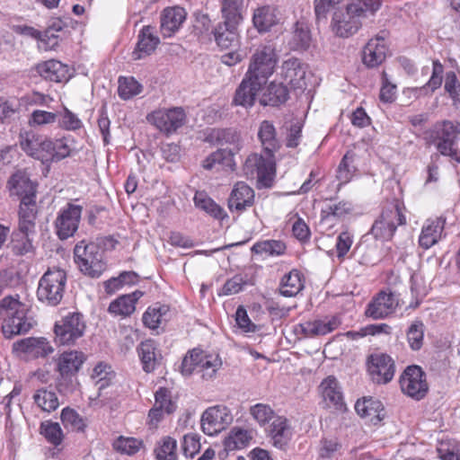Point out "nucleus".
Masks as SVG:
<instances>
[{"label":"nucleus","mask_w":460,"mask_h":460,"mask_svg":"<svg viewBox=\"0 0 460 460\" xmlns=\"http://www.w3.org/2000/svg\"><path fill=\"white\" fill-rule=\"evenodd\" d=\"M73 141L67 137L52 139L32 130L19 134L21 149L29 156L42 163L58 162L72 153Z\"/></svg>","instance_id":"nucleus-1"},{"label":"nucleus","mask_w":460,"mask_h":460,"mask_svg":"<svg viewBox=\"0 0 460 460\" xmlns=\"http://www.w3.org/2000/svg\"><path fill=\"white\" fill-rule=\"evenodd\" d=\"M24 304L11 296L4 297L0 303V315L4 316L2 332L5 338L28 332L33 326L32 318L27 316Z\"/></svg>","instance_id":"nucleus-2"},{"label":"nucleus","mask_w":460,"mask_h":460,"mask_svg":"<svg viewBox=\"0 0 460 460\" xmlns=\"http://www.w3.org/2000/svg\"><path fill=\"white\" fill-rule=\"evenodd\" d=\"M74 261L84 275L92 279L100 278L107 268L103 251L97 243L85 240L75 244Z\"/></svg>","instance_id":"nucleus-3"},{"label":"nucleus","mask_w":460,"mask_h":460,"mask_svg":"<svg viewBox=\"0 0 460 460\" xmlns=\"http://www.w3.org/2000/svg\"><path fill=\"white\" fill-rule=\"evenodd\" d=\"M279 61L273 43L267 42L258 45L250 58L246 75L263 84L275 72Z\"/></svg>","instance_id":"nucleus-4"},{"label":"nucleus","mask_w":460,"mask_h":460,"mask_svg":"<svg viewBox=\"0 0 460 460\" xmlns=\"http://www.w3.org/2000/svg\"><path fill=\"white\" fill-rule=\"evenodd\" d=\"M66 273L58 268L49 269L40 279L37 297L47 305L56 306L63 299L66 285Z\"/></svg>","instance_id":"nucleus-5"},{"label":"nucleus","mask_w":460,"mask_h":460,"mask_svg":"<svg viewBox=\"0 0 460 460\" xmlns=\"http://www.w3.org/2000/svg\"><path fill=\"white\" fill-rule=\"evenodd\" d=\"M406 224V217L398 201L383 208L381 214L375 220L370 233L376 240L389 241L397 227Z\"/></svg>","instance_id":"nucleus-6"},{"label":"nucleus","mask_w":460,"mask_h":460,"mask_svg":"<svg viewBox=\"0 0 460 460\" xmlns=\"http://www.w3.org/2000/svg\"><path fill=\"white\" fill-rule=\"evenodd\" d=\"M86 330L84 315L78 312L68 313L55 323V341L59 345H75Z\"/></svg>","instance_id":"nucleus-7"},{"label":"nucleus","mask_w":460,"mask_h":460,"mask_svg":"<svg viewBox=\"0 0 460 460\" xmlns=\"http://www.w3.org/2000/svg\"><path fill=\"white\" fill-rule=\"evenodd\" d=\"M460 136V123L453 120L437 122L428 132V137L441 155L449 154Z\"/></svg>","instance_id":"nucleus-8"},{"label":"nucleus","mask_w":460,"mask_h":460,"mask_svg":"<svg viewBox=\"0 0 460 460\" xmlns=\"http://www.w3.org/2000/svg\"><path fill=\"white\" fill-rule=\"evenodd\" d=\"M362 25L363 19L348 3L333 12L330 26L336 36L349 38L356 34Z\"/></svg>","instance_id":"nucleus-9"},{"label":"nucleus","mask_w":460,"mask_h":460,"mask_svg":"<svg viewBox=\"0 0 460 460\" xmlns=\"http://www.w3.org/2000/svg\"><path fill=\"white\" fill-rule=\"evenodd\" d=\"M243 172L246 178L257 179L262 186L270 187L274 174L273 155L251 154L245 159Z\"/></svg>","instance_id":"nucleus-10"},{"label":"nucleus","mask_w":460,"mask_h":460,"mask_svg":"<svg viewBox=\"0 0 460 460\" xmlns=\"http://www.w3.org/2000/svg\"><path fill=\"white\" fill-rule=\"evenodd\" d=\"M402 392L407 396L420 401L429 391L424 371L419 366L407 367L400 377Z\"/></svg>","instance_id":"nucleus-11"},{"label":"nucleus","mask_w":460,"mask_h":460,"mask_svg":"<svg viewBox=\"0 0 460 460\" xmlns=\"http://www.w3.org/2000/svg\"><path fill=\"white\" fill-rule=\"evenodd\" d=\"M146 119L161 132L170 135L185 123L186 114L180 107L159 109L148 114Z\"/></svg>","instance_id":"nucleus-12"},{"label":"nucleus","mask_w":460,"mask_h":460,"mask_svg":"<svg viewBox=\"0 0 460 460\" xmlns=\"http://www.w3.org/2000/svg\"><path fill=\"white\" fill-rule=\"evenodd\" d=\"M83 212V207L74 203H67L62 208L55 220V229L60 240H66L76 233Z\"/></svg>","instance_id":"nucleus-13"},{"label":"nucleus","mask_w":460,"mask_h":460,"mask_svg":"<svg viewBox=\"0 0 460 460\" xmlns=\"http://www.w3.org/2000/svg\"><path fill=\"white\" fill-rule=\"evenodd\" d=\"M367 372L376 384L389 383L395 373L394 359L385 353H374L367 358Z\"/></svg>","instance_id":"nucleus-14"},{"label":"nucleus","mask_w":460,"mask_h":460,"mask_svg":"<svg viewBox=\"0 0 460 460\" xmlns=\"http://www.w3.org/2000/svg\"><path fill=\"white\" fill-rule=\"evenodd\" d=\"M341 324L337 315H327L321 319L306 321L294 326V332L296 335H303L306 338L326 335Z\"/></svg>","instance_id":"nucleus-15"},{"label":"nucleus","mask_w":460,"mask_h":460,"mask_svg":"<svg viewBox=\"0 0 460 460\" xmlns=\"http://www.w3.org/2000/svg\"><path fill=\"white\" fill-rule=\"evenodd\" d=\"M231 421L226 407L214 406L207 409L201 416V428L205 434L215 436L225 429Z\"/></svg>","instance_id":"nucleus-16"},{"label":"nucleus","mask_w":460,"mask_h":460,"mask_svg":"<svg viewBox=\"0 0 460 460\" xmlns=\"http://www.w3.org/2000/svg\"><path fill=\"white\" fill-rule=\"evenodd\" d=\"M319 391L325 408L343 411L346 409L341 386L333 376L324 378L320 385Z\"/></svg>","instance_id":"nucleus-17"},{"label":"nucleus","mask_w":460,"mask_h":460,"mask_svg":"<svg viewBox=\"0 0 460 460\" xmlns=\"http://www.w3.org/2000/svg\"><path fill=\"white\" fill-rule=\"evenodd\" d=\"M398 305V300L392 292L380 291L373 297L365 311L367 317L383 319L392 314Z\"/></svg>","instance_id":"nucleus-18"},{"label":"nucleus","mask_w":460,"mask_h":460,"mask_svg":"<svg viewBox=\"0 0 460 460\" xmlns=\"http://www.w3.org/2000/svg\"><path fill=\"white\" fill-rule=\"evenodd\" d=\"M209 138L217 145L222 146H226V148H220L219 150L229 153V155H226L228 161L234 160V155L238 154L243 146V141L240 133L233 128L212 129L209 134Z\"/></svg>","instance_id":"nucleus-19"},{"label":"nucleus","mask_w":460,"mask_h":460,"mask_svg":"<svg viewBox=\"0 0 460 460\" xmlns=\"http://www.w3.org/2000/svg\"><path fill=\"white\" fill-rule=\"evenodd\" d=\"M6 187L10 196H16L21 201L32 200L36 198V185L24 171H17L12 174Z\"/></svg>","instance_id":"nucleus-20"},{"label":"nucleus","mask_w":460,"mask_h":460,"mask_svg":"<svg viewBox=\"0 0 460 460\" xmlns=\"http://www.w3.org/2000/svg\"><path fill=\"white\" fill-rule=\"evenodd\" d=\"M255 192L243 181L236 182L228 197L227 204L231 212L243 213L254 204Z\"/></svg>","instance_id":"nucleus-21"},{"label":"nucleus","mask_w":460,"mask_h":460,"mask_svg":"<svg viewBox=\"0 0 460 460\" xmlns=\"http://www.w3.org/2000/svg\"><path fill=\"white\" fill-rule=\"evenodd\" d=\"M265 84L255 81L251 76L244 75L239 86L236 88L233 99V104L244 108H251L254 105L257 94Z\"/></svg>","instance_id":"nucleus-22"},{"label":"nucleus","mask_w":460,"mask_h":460,"mask_svg":"<svg viewBox=\"0 0 460 460\" xmlns=\"http://www.w3.org/2000/svg\"><path fill=\"white\" fill-rule=\"evenodd\" d=\"M13 350L31 358H44L53 352V348L45 338L29 337L14 342Z\"/></svg>","instance_id":"nucleus-23"},{"label":"nucleus","mask_w":460,"mask_h":460,"mask_svg":"<svg viewBox=\"0 0 460 460\" xmlns=\"http://www.w3.org/2000/svg\"><path fill=\"white\" fill-rule=\"evenodd\" d=\"M445 225L443 217L427 219L419 236L420 246L428 250L438 243L444 234Z\"/></svg>","instance_id":"nucleus-24"},{"label":"nucleus","mask_w":460,"mask_h":460,"mask_svg":"<svg viewBox=\"0 0 460 460\" xmlns=\"http://www.w3.org/2000/svg\"><path fill=\"white\" fill-rule=\"evenodd\" d=\"M85 360L86 356L82 351H64L56 359V370L58 375H76Z\"/></svg>","instance_id":"nucleus-25"},{"label":"nucleus","mask_w":460,"mask_h":460,"mask_svg":"<svg viewBox=\"0 0 460 460\" xmlns=\"http://www.w3.org/2000/svg\"><path fill=\"white\" fill-rule=\"evenodd\" d=\"M159 42V38L155 34V28L144 26L139 31L137 46L132 52V58L139 60L151 55Z\"/></svg>","instance_id":"nucleus-26"},{"label":"nucleus","mask_w":460,"mask_h":460,"mask_svg":"<svg viewBox=\"0 0 460 460\" xmlns=\"http://www.w3.org/2000/svg\"><path fill=\"white\" fill-rule=\"evenodd\" d=\"M184 8L180 6L168 7L161 14V32L164 37H172L186 19Z\"/></svg>","instance_id":"nucleus-27"},{"label":"nucleus","mask_w":460,"mask_h":460,"mask_svg":"<svg viewBox=\"0 0 460 460\" xmlns=\"http://www.w3.org/2000/svg\"><path fill=\"white\" fill-rule=\"evenodd\" d=\"M281 75L285 82L294 88H303L305 85V67L296 58H291L283 62Z\"/></svg>","instance_id":"nucleus-28"},{"label":"nucleus","mask_w":460,"mask_h":460,"mask_svg":"<svg viewBox=\"0 0 460 460\" xmlns=\"http://www.w3.org/2000/svg\"><path fill=\"white\" fill-rule=\"evenodd\" d=\"M386 56L385 37L377 35L371 39L363 50V62L369 67L379 66Z\"/></svg>","instance_id":"nucleus-29"},{"label":"nucleus","mask_w":460,"mask_h":460,"mask_svg":"<svg viewBox=\"0 0 460 460\" xmlns=\"http://www.w3.org/2000/svg\"><path fill=\"white\" fill-rule=\"evenodd\" d=\"M241 20L230 21L224 19L223 22H219L212 31L217 44L222 49H227L237 42L236 26Z\"/></svg>","instance_id":"nucleus-30"},{"label":"nucleus","mask_w":460,"mask_h":460,"mask_svg":"<svg viewBox=\"0 0 460 460\" xmlns=\"http://www.w3.org/2000/svg\"><path fill=\"white\" fill-rule=\"evenodd\" d=\"M36 218V200L21 201L19 207V231L22 234L31 235L35 233Z\"/></svg>","instance_id":"nucleus-31"},{"label":"nucleus","mask_w":460,"mask_h":460,"mask_svg":"<svg viewBox=\"0 0 460 460\" xmlns=\"http://www.w3.org/2000/svg\"><path fill=\"white\" fill-rule=\"evenodd\" d=\"M270 436L276 447L284 448L292 438V429L288 420L284 416H277L271 422Z\"/></svg>","instance_id":"nucleus-32"},{"label":"nucleus","mask_w":460,"mask_h":460,"mask_svg":"<svg viewBox=\"0 0 460 460\" xmlns=\"http://www.w3.org/2000/svg\"><path fill=\"white\" fill-rule=\"evenodd\" d=\"M37 72L44 79L51 82L60 83L68 78V66L55 59L39 64Z\"/></svg>","instance_id":"nucleus-33"},{"label":"nucleus","mask_w":460,"mask_h":460,"mask_svg":"<svg viewBox=\"0 0 460 460\" xmlns=\"http://www.w3.org/2000/svg\"><path fill=\"white\" fill-rule=\"evenodd\" d=\"M258 138L266 155H273L280 146L277 138L276 128L273 123L269 120H263L260 124Z\"/></svg>","instance_id":"nucleus-34"},{"label":"nucleus","mask_w":460,"mask_h":460,"mask_svg":"<svg viewBox=\"0 0 460 460\" xmlns=\"http://www.w3.org/2000/svg\"><path fill=\"white\" fill-rule=\"evenodd\" d=\"M143 296V292L135 291L123 295L112 301L109 305V312L115 315L128 316L136 309L137 301Z\"/></svg>","instance_id":"nucleus-35"},{"label":"nucleus","mask_w":460,"mask_h":460,"mask_svg":"<svg viewBox=\"0 0 460 460\" xmlns=\"http://www.w3.org/2000/svg\"><path fill=\"white\" fill-rule=\"evenodd\" d=\"M34 404L42 411L50 413L56 411L60 402L55 391L48 387L37 389L32 395Z\"/></svg>","instance_id":"nucleus-36"},{"label":"nucleus","mask_w":460,"mask_h":460,"mask_svg":"<svg viewBox=\"0 0 460 460\" xmlns=\"http://www.w3.org/2000/svg\"><path fill=\"white\" fill-rule=\"evenodd\" d=\"M355 411L360 417L369 418L374 424H376L384 417V414H381L384 411L382 403L372 398L358 400L355 403Z\"/></svg>","instance_id":"nucleus-37"},{"label":"nucleus","mask_w":460,"mask_h":460,"mask_svg":"<svg viewBox=\"0 0 460 460\" xmlns=\"http://www.w3.org/2000/svg\"><path fill=\"white\" fill-rule=\"evenodd\" d=\"M303 288V275L299 270H292L282 277L279 285V293L283 296L291 297L296 296Z\"/></svg>","instance_id":"nucleus-38"},{"label":"nucleus","mask_w":460,"mask_h":460,"mask_svg":"<svg viewBox=\"0 0 460 460\" xmlns=\"http://www.w3.org/2000/svg\"><path fill=\"white\" fill-rule=\"evenodd\" d=\"M252 22L260 32L270 31L278 22L276 9L270 5L258 7L253 13Z\"/></svg>","instance_id":"nucleus-39"},{"label":"nucleus","mask_w":460,"mask_h":460,"mask_svg":"<svg viewBox=\"0 0 460 460\" xmlns=\"http://www.w3.org/2000/svg\"><path fill=\"white\" fill-rule=\"evenodd\" d=\"M288 98V90L283 84L270 83L260 99L262 106H279Z\"/></svg>","instance_id":"nucleus-40"},{"label":"nucleus","mask_w":460,"mask_h":460,"mask_svg":"<svg viewBox=\"0 0 460 460\" xmlns=\"http://www.w3.org/2000/svg\"><path fill=\"white\" fill-rule=\"evenodd\" d=\"M252 438V432L248 429L234 427L224 440L226 451L240 450L246 447Z\"/></svg>","instance_id":"nucleus-41"},{"label":"nucleus","mask_w":460,"mask_h":460,"mask_svg":"<svg viewBox=\"0 0 460 460\" xmlns=\"http://www.w3.org/2000/svg\"><path fill=\"white\" fill-rule=\"evenodd\" d=\"M90 377L97 386L98 391H102L113 383L116 373L108 363L99 362L93 368Z\"/></svg>","instance_id":"nucleus-42"},{"label":"nucleus","mask_w":460,"mask_h":460,"mask_svg":"<svg viewBox=\"0 0 460 460\" xmlns=\"http://www.w3.org/2000/svg\"><path fill=\"white\" fill-rule=\"evenodd\" d=\"M137 353L143 365V370L146 373L154 371L157 364L155 341L152 340L142 341L137 348Z\"/></svg>","instance_id":"nucleus-43"},{"label":"nucleus","mask_w":460,"mask_h":460,"mask_svg":"<svg viewBox=\"0 0 460 460\" xmlns=\"http://www.w3.org/2000/svg\"><path fill=\"white\" fill-rule=\"evenodd\" d=\"M194 203L198 208L204 210L217 219H223L226 216L224 209L204 191L195 193Z\"/></svg>","instance_id":"nucleus-44"},{"label":"nucleus","mask_w":460,"mask_h":460,"mask_svg":"<svg viewBox=\"0 0 460 460\" xmlns=\"http://www.w3.org/2000/svg\"><path fill=\"white\" fill-rule=\"evenodd\" d=\"M356 172L355 154L349 151L342 157L337 169L336 178L340 181V185L349 182Z\"/></svg>","instance_id":"nucleus-45"},{"label":"nucleus","mask_w":460,"mask_h":460,"mask_svg":"<svg viewBox=\"0 0 460 460\" xmlns=\"http://www.w3.org/2000/svg\"><path fill=\"white\" fill-rule=\"evenodd\" d=\"M155 455L157 460H177V441L172 437H163L156 444Z\"/></svg>","instance_id":"nucleus-46"},{"label":"nucleus","mask_w":460,"mask_h":460,"mask_svg":"<svg viewBox=\"0 0 460 460\" xmlns=\"http://www.w3.org/2000/svg\"><path fill=\"white\" fill-rule=\"evenodd\" d=\"M222 366V361L217 355H210L203 351L199 366L196 372L201 373L204 379H211Z\"/></svg>","instance_id":"nucleus-47"},{"label":"nucleus","mask_w":460,"mask_h":460,"mask_svg":"<svg viewBox=\"0 0 460 460\" xmlns=\"http://www.w3.org/2000/svg\"><path fill=\"white\" fill-rule=\"evenodd\" d=\"M40 434L46 438V440L58 447L59 446L64 438L63 430L58 422L51 420H45L40 423Z\"/></svg>","instance_id":"nucleus-48"},{"label":"nucleus","mask_w":460,"mask_h":460,"mask_svg":"<svg viewBox=\"0 0 460 460\" xmlns=\"http://www.w3.org/2000/svg\"><path fill=\"white\" fill-rule=\"evenodd\" d=\"M167 312L168 306L164 305H155L148 307L143 314L145 326L152 330L157 329Z\"/></svg>","instance_id":"nucleus-49"},{"label":"nucleus","mask_w":460,"mask_h":460,"mask_svg":"<svg viewBox=\"0 0 460 460\" xmlns=\"http://www.w3.org/2000/svg\"><path fill=\"white\" fill-rule=\"evenodd\" d=\"M143 90V86L134 77L119 78L118 93L122 100H129L139 94Z\"/></svg>","instance_id":"nucleus-50"},{"label":"nucleus","mask_w":460,"mask_h":460,"mask_svg":"<svg viewBox=\"0 0 460 460\" xmlns=\"http://www.w3.org/2000/svg\"><path fill=\"white\" fill-rule=\"evenodd\" d=\"M249 413L261 427L269 424L277 417L270 405L261 402L252 405Z\"/></svg>","instance_id":"nucleus-51"},{"label":"nucleus","mask_w":460,"mask_h":460,"mask_svg":"<svg viewBox=\"0 0 460 460\" xmlns=\"http://www.w3.org/2000/svg\"><path fill=\"white\" fill-rule=\"evenodd\" d=\"M349 4L365 20L376 14L382 5V0H350Z\"/></svg>","instance_id":"nucleus-52"},{"label":"nucleus","mask_w":460,"mask_h":460,"mask_svg":"<svg viewBox=\"0 0 460 460\" xmlns=\"http://www.w3.org/2000/svg\"><path fill=\"white\" fill-rule=\"evenodd\" d=\"M286 251V245L282 241L266 240L258 242L252 247V252L257 254L281 255Z\"/></svg>","instance_id":"nucleus-53"},{"label":"nucleus","mask_w":460,"mask_h":460,"mask_svg":"<svg viewBox=\"0 0 460 460\" xmlns=\"http://www.w3.org/2000/svg\"><path fill=\"white\" fill-rule=\"evenodd\" d=\"M143 447V442L136 438L120 436L113 442V447L116 451L133 456Z\"/></svg>","instance_id":"nucleus-54"},{"label":"nucleus","mask_w":460,"mask_h":460,"mask_svg":"<svg viewBox=\"0 0 460 460\" xmlns=\"http://www.w3.org/2000/svg\"><path fill=\"white\" fill-rule=\"evenodd\" d=\"M60 419L65 428L72 430L82 431L85 427L84 419L76 411L69 407L62 410Z\"/></svg>","instance_id":"nucleus-55"},{"label":"nucleus","mask_w":460,"mask_h":460,"mask_svg":"<svg viewBox=\"0 0 460 460\" xmlns=\"http://www.w3.org/2000/svg\"><path fill=\"white\" fill-rule=\"evenodd\" d=\"M353 205L349 201H340L336 204L328 205L321 211L322 220H328L330 217L341 218L351 213Z\"/></svg>","instance_id":"nucleus-56"},{"label":"nucleus","mask_w":460,"mask_h":460,"mask_svg":"<svg viewBox=\"0 0 460 460\" xmlns=\"http://www.w3.org/2000/svg\"><path fill=\"white\" fill-rule=\"evenodd\" d=\"M203 350L193 349L189 350L182 359L181 372L183 376H190L197 371L201 360Z\"/></svg>","instance_id":"nucleus-57"},{"label":"nucleus","mask_w":460,"mask_h":460,"mask_svg":"<svg viewBox=\"0 0 460 460\" xmlns=\"http://www.w3.org/2000/svg\"><path fill=\"white\" fill-rule=\"evenodd\" d=\"M221 13L224 19L242 20L243 0H220Z\"/></svg>","instance_id":"nucleus-58"},{"label":"nucleus","mask_w":460,"mask_h":460,"mask_svg":"<svg viewBox=\"0 0 460 460\" xmlns=\"http://www.w3.org/2000/svg\"><path fill=\"white\" fill-rule=\"evenodd\" d=\"M424 325L421 322H414L407 332V340L411 349L419 350L423 344Z\"/></svg>","instance_id":"nucleus-59"},{"label":"nucleus","mask_w":460,"mask_h":460,"mask_svg":"<svg viewBox=\"0 0 460 460\" xmlns=\"http://www.w3.org/2000/svg\"><path fill=\"white\" fill-rule=\"evenodd\" d=\"M229 153L226 151H220L219 149L211 155H209L204 161H203V167L206 170H211L215 167L216 164H222L224 166L229 167L232 170H234V167L235 166V164L234 160L228 161L226 158V155H228Z\"/></svg>","instance_id":"nucleus-60"},{"label":"nucleus","mask_w":460,"mask_h":460,"mask_svg":"<svg viewBox=\"0 0 460 460\" xmlns=\"http://www.w3.org/2000/svg\"><path fill=\"white\" fill-rule=\"evenodd\" d=\"M444 66L439 60H434L432 63V74L428 83L421 88V90H429L430 93L438 89L443 82Z\"/></svg>","instance_id":"nucleus-61"},{"label":"nucleus","mask_w":460,"mask_h":460,"mask_svg":"<svg viewBox=\"0 0 460 460\" xmlns=\"http://www.w3.org/2000/svg\"><path fill=\"white\" fill-rule=\"evenodd\" d=\"M156 407L164 410L165 413L170 414L176 409V404L171 399V393L166 388H159L155 393Z\"/></svg>","instance_id":"nucleus-62"},{"label":"nucleus","mask_w":460,"mask_h":460,"mask_svg":"<svg viewBox=\"0 0 460 460\" xmlns=\"http://www.w3.org/2000/svg\"><path fill=\"white\" fill-rule=\"evenodd\" d=\"M292 40L296 49H307L311 41V35L307 27L296 23Z\"/></svg>","instance_id":"nucleus-63"},{"label":"nucleus","mask_w":460,"mask_h":460,"mask_svg":"<svg viewBox=\"0 0 460 460\" xmlns=\"http://www.w3.org/2000/svg\"><path fill=\"white\" fill-rule=\"evenodd\" d=\"M444 89L455 103L460 100V83L454 71L447 72Z\"/></svg>","instance_id":"nucleus-64"}]
</instances>
